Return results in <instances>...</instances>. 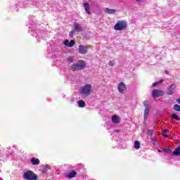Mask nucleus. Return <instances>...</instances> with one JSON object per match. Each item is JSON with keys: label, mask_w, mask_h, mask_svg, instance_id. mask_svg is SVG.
I'll return each mask as SVG.
<instances>
[{"label": "nucleus", "mask_w": 180, "mask_h": 180, "mask_svg": "<svg viewBox=\"0 0 180 180\" xmlns=\"http://www.w3.org/2000/svg\"><path fill=\"white\" fill-rule=\"evenodd\" d=\"M86 67V63L85 61L80 60L78 63H75L70 66L71 70L73 71H78L79 70H85Z\"/></svg>", "instance_id": "nucleus-1"}, {"label": "nucleus", "mask_w": 180, "mask_h": 180, "mask_svg": "<svg viewBox=\"0 0 180 180\" xmlns=\"http://www.w3.org/2000/svg\"><path fill=\"white\" fill-rule=\"evenodd\" d=\"M91 91H92V86L86 84L81 88L80 94L84 98H87V96L91 95Z\"/></svg>", "instance_id": "nucleus-2"}, {"label": "nucleus", "mask_w": 180, "mask_h": 180, "mask_svg": "<svg viewBox=\"0 0 180 180\" xmlns=\"http://www.w3.org/2000/svg\"><path fill=\"white\" fill-rule=\"evenodd\" d=\"M115 30L122 31L127 29V22L124 20H118L114 26Z\"/></svg>", "instance_id": "nucleus-3"}, {"label": "nucleus", "mask_w": 180, "mask_h": 180, "mask_svg": "<svg viewBox=\"0 0 180 180\" xmlns=\"http://www.w3.org/2000/svg\"><path fill=\"white\" fill-rule=\"evenodd\" d=\"M24 179L27 180H39L37 176L32 170L27 171L23 174Z\"/></svg>", "instance_id": "nucleus-4"}, {"label": "nucleus", "mask_w": 180, "mask_h": 180, "mask_svg": "<svg viewBox=\"0 0 180 180\" xmlns=\"http://www.w3.org/2000/svg\"><path fill=\"white\" fill-rule=\"evenodd\" d=\"M117 89L120 92V94H124L126 91H127V89L126 88V84H124V82H121L117 85Z\"/></svg>", "instance_id": "nucleus-5"}, {"label": "nucleus", "mask_w": 180, "mask_h": 180, "mask_svg": "<svg viewBox=\"0 0 180 180\" xmlns=\"http://www.w3.org/2000/svg\"><path fill=\"white\" fill-rule=\"evenodd\" d=\"M89 48L86 46L79 45V54H86Z\"/></svg>", "instance_id": "nucleus-6"}, {"label": "nucleus", "mask_w": 180, "mask_h": 180, "mask_svg": "<svg viewBox=\"0 0 180 180\" xmlns=\"http://www.w3.org/2000/svg\"><path fill=\"white\" fill-rule=\"evenodd\" d=\"M153 133H154V130H153V129L148 130V137H150V139L153 144H156L157 141L155 140V139L154 137L152 136Z\"/></svg>", "instance_id": "nucleus-7"}, {"label": "nucleus", "mask_w": 180, "mask_h": 180, "mask_svg": "<svg viewBox=\"0 0 180 180\" xmlns=\"http://www.w3.org/2000/svg\"><path fill=\"white\" fill-rule=\"evenodd\" d=\"M111 119L112 123H115L116 124H119V123H120L121 118L117 115H112Z\"/></svg>", "instance_id": "nucleus-8"}, {"label": "nucleus", "mask_w": 180, "mask_h": 180, "mask_svg": "<svg viewBox=\"0 0 180 180\" xmlns=\"http://www.w3.org/2000/svg\"><path fill=\"white\" fill-rule=\"evenodd\" d=\"M75 28L73 30V32H82V27L81 26V24L78 23H75L74 24Z\"/></svg>", "instance_id": "nucleus-9"}, {"label": "nucleus", "mask_w": 180, "mask_h": 180, "mask_svg": "<svg viewBox=\"0 0 180 180\" xmlns=\"http://www.w3.org/2000/svg\"><path fill=\"white\" fill-rule=\"evenodd\" d=\"M105 13H108V15H115L116 13V9H112L109 8H104Z\"/></svg>", "instance_id": "nucleus-10"}, {"label": "nucleus", "mask_w": 180, "mask_h": 180, "mask_svg": "<svg viewBox=\"0 0 180 180\" xmlns=\"http://www.w3.org/2000/svg\"><path fill=\"white\" fill-rule=\"evenodd\" d=\"M67 178H69V179H71L72 178H75V176H77V172H75V170H72L70 172H69L67 175H66Z\"/></svg>", "instance_id": "nucleus-11"}, {"label": "nucleus", "mask_w": 180, "mask_h": 180, "mask_svg": "<svg viewBox=\"0 0 180 180\" xmlns=\"http://www.w3.org/2000/svg\"><path fill=\"white\" fill-rule=\"evenodd\" d=\"M30 162L32 165H39L40 164V160L36 158H31Z\"/></svg>", "instance_id": "nucleus-12"}, {"label": "nucleus", "mask_w": 180, "mask_h": 180, "mask_svg": "<svg viewBox=\"0 0 180 180\" xmlns=\"http://www.w3.org/2000/svg\"><path fill=\"white\" fill-rule=\"evenodd\" d=\"M174 89H175V84H172L168 87L169 91L167 92V95H172V94H174Z\"/></svg>", "instance_id": "nucleus-13"}, {"label": "nucleus", "mask_w": 180, "mask_h": 180, "mask_svg": "<svg viewBox=\"0 0 180 180\" xmlns=\"http://www.w3.org/2000/svg\"><path fill=\"white\" fill-rule=\"evenodd\" d=\"M84 11L86 12L88 15H91V11L89 9V3H84Z\"/></svg>", "instance_id": "nucleus-14"}, {"label": "nucleus", "mask_w": 180, "mask_h": 180, "mask_svg": "<svg viewBox=\"0 0 180 180\" xmlns=\"http://www.w3.org/2000/svg\"><path fill=\"white\" fill-rule=\"evenodd\" d=\"M171 152L172 150L169 149V148H161L160 149L158 150V153H167V154H169V153Z\"/></svg>", "instance_id": "nucleus-15"}, {"label": "nucleus", "mask_w": 180, "mask_h": 180, "mask_svg": "<svg viewBox=\"0 0 180 180\" xmlns=\"http://www.w3.org/2000/svg\"><path fill=\"white\" fill-rule=\"evenodd\" d=\"M171 119L174 120H177L178 122H179L180 120V117L179 115H178L177 114L173 113L170 115Z\"/></svg>", "instance_id": "nucleus-16"}, {"label": "nucleus", "mask_w": 180, "mask_h": 180, "mask_svg": "<svg viewBox=\"0 0 180 180\" xmlns=\"http://www.w3.org/2000/svg\"><path fill=\"white\" fill-rule=\"evenodd\" d=\"M150 113V108H145L144 113H143V117L144 120H147V117H148V114Z\"/></svg>", "instance_id": "nucleus-17"}, {"label": "nucleus", "mask_w": 180, "mask_h": 180, "mask_svg": "<svg viewBox=\"0 0 180 180\" xmlns=\"http://www.w3.org/2000/svg\"><path fill=\"white\" fill-rule=\"evenodd\" d=\"M77 104L79 105V108H85V106H86L85 101H84L82 100H79L77 102Z\"/></svg>", "instance_id": "nucleus-18"}, {"label": "nucleus", "mask_w": 180, "mask_h": 180, "mask_svg": "<svg viewBox=\"0 0 180 180\" xmlns=\"http://www.w3.org/2000/svg\"><path fill=\"white\" fill-rule=\"evenodd\" d=\"M152 98H158V89H154L152 91Z\"/></svg>", "instance_id": "nucleus-19"}, {"label": "nucleus", "mask_w": 180, "mask_h": 180, "mask_svg": "<svg viewBox=\"0 0 180 180\" xmlns=\"http://www.w3.org/2000/svg\"><path fill=\"white\" fill-rule=\"evenodd\" d=\"M173 155H180V146H178L176 149V151L172 153Z\"/></svg>", "instance_id": "nucleus-20"}, {"label": "nucleus", "mask_w": 180, "mask_h": 180, "mask_svg": "<svg viewBox=\"0 0 180 180\" xmlns=\"http://www.w3.org/2000/svg\"><path fill=\"white\" fill-rule=\"evenodd\" d=\"M143 105L145 109H150V104H148V101H144L143 102Z\"/></svg>", "instance_id": "nucleus-21"}, {"label": "nucleus", "mask_w": 180, "mask_h": 180, "mask_svg": "<svg viewBox=\"0 0 180 180\" xmlns=\"http://www.w3.org/2000/svg\"><path fill=\"white\" fill-rule=\"evenodd\" d=\"M134 148H136V150H139L140 148V141H136L134 142Z\"/></svg>", "instance_id": "nucleus-22"}, {"label": "nucleus", "mask_w": 180, "mask_h": 180, "mask_svg": "<svg viewBox=\"0 0 180 180\" xmlns=\"http://www.w3.org/2000/svg\"><path fill=\"white\" fill-rule=\"evenodd\" d=\"M174 110H176V112H180V105L178 104H176L173 106Z\"/></svg>", "instance_id": "nucleus-23"}, {"label": "nucleus", "mask_w": 180, "mask_h": 180, "mask_svg": "<svg viewBox=\"0 0 180 180\" xmlns=\"http://www.w3.org/2000/svg\"><path fill=\"white\" fill-rule=\"evenodd\" d=\"M167 133H169L168 129H164L162 132V134L164 136V137H168V134Z\"/></svg>", "instance_id": "nucleus-24"}, {"label": "nucleus", "mask_w": 180, "mask_h": 180, "mask_svg": "<svg viewBox=\"0 0 180 180\" xmlns=\"http://www.w3.org/2000/svg\"><path fill=\"white\" fill-rule=\"evenodd\" d=\"M74 44H75V40H71L68 45V47H73L74 46Z\"/></svg>", "instance_id": "nucleus-25"}, {"label": "nucleus", "mask_w": 180, "mask_h": 180, "mask_svg": "<svg viewBox=\"0 0 180 180\" xmlns=\"http://www.w3.org/2000/svg\"><path fill=\"white\" fill-rule=\"evenodd\" d=\"M165 91L162 90H158V96H164Z\"/></svg>", "instance_id": "nucleus-26"}, {"label": "nucleus", "mask_w": 180, "mask_h": 180, "mask_svg": "<svg viewBox=\"0 0 180 180\" xmlns=\"http://www.w3.org/2000/svg\"><path fill=\"white\" fill-rule=\"evenodd\" d=\"M74 33H75V31L72 30L69 33V36L70 37H71L72 39V37H74Z\"/></svg>", "instance_id": "nucleus-27"}, {"label": "nucleus", "mask_w": 180, "mask_h": 180, "mask_svg": "<svg viewBox=\"0 0 180 180\" xmlns=\"http://www.w3.org/2000/svg\"><path fill=\"white\" fill-rule=\"evenodd\" d=\"M63 43L65 46H67V47H68V44H70V41H68V39L65 40Z\"/></svg>", "instance_id": "nucleus-28"}, {"label": "nucleus", "mask_w": 180, "mask_h": 180, "mask_svg": "<svg viewBox=\"0 0 180 180\" xmlns=\"http://www.w3.org/2000/svg\"><path fill=\"white\" fill-rule=\"evenodd\" d=\"M108 65H110V67H113V65H115V63H113V61L110 60L108 62Z\"/></svg>", "instance_id": "nucleus-29"}, {"label": "nucleus", "mask_w": 180, "mask_h": 180, "mask_svg": "<svg viewBox=\"0 0 180 180\" xmlns=\"http://www.w3.org/2000/svg\"><path fill=\"white\" fill-rule=\"evenodd\" d=\"M42 174H47V168H44L42 169Z\"/></svg>", "instance_id": "nucleus-30"}, {"label": "nucleus", "mask_w": 180, "mask_h": 180, "mask_svg": "<svg viewBox=\"0 0 180 180\" xmlns=\"http://www.w3.org/2000/svg\"><path fill=\"white\" fill-rule=\"evenodd\" d=\"M157 85H158V82H156L153 83V84H152V86H153V87L157 86Z\"/></svg>", "instance_id": "nucleus-31"}, {"label": "nucleus", "mask_w": 180, "mask_h": 180, "mask_svg": "<svg viewBox=\"0 0 180 180\" xmlns=\"http://www.w3.org/2000/svg\"><path fill=\"white\" fill-rule=\"evenodd\" d=\"M164 82V79H160L159 81H158V84H162Z\"/></svg>", "instance_id": "nucleus-32"}, {"label": "nucleus", "mask_w": 180, "mask_h": 180, "mask_svg": "<svg viewBox=\"0 0 180 180\" xmlns=\"http://www.w3.org/2000/svg\"><path fill=\"white\" fill-rule=\"evenodd\" d=\"M68 61H70V63H72V58H68Z\"/></svg>", "instance_id": "nucleus-33"}, {"label": "nucleus", "mask_w": 180, "mask_h": 180, "mask_svg": "<svg viewBox=\"0 0 180 180\" xmlns=\"http://www.w3.org/2000/svg\"><path fill=\"white\" fill-rule=\"evenodd\" d=\"M165 74H167V75H169V71H168V70H165Z\"/></svg>", "instance_id": "nucleus-34"}, {"label": "nucleus", "mask_w": 180, "mask_h": 180, "mask_svg": "<svg viewBox=\"0 0 180 180\" xmlns=\"http://www.w3.org/2000/svg\"><path fill=\"white\" fill-rule=\"evenodd\" d=\"M176 101L177 103H179V104H180V98H177Z\"/></svg>", "instance_id": "nucleus-35"}, {"label": "nucleus", "mask_w": 180, "mask_h": 180, "mask_svg": "<svg viewBox=\"0 0 180 180\" xmlns=\"http://www.w3.org/2000/svg\"><path fill=\"white\" fill-rule=\"evenodd\" d=\"M136 2H143V0H136Z\"/></svg>", "instance_id": "nucleus-36"}]
</instances>
